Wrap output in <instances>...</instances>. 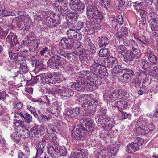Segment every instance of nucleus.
<instances>
[{"mask_svg": "<svg viewBox=\"0 0 158 158\" xmlns=\"http://www.w3.org/2000/svg\"><path fill=\"white\" fill-rule=\"evenodd\" d=\"M55 126L52 124L48 125L46 128L47 133L48 134H52V132L56 131Z\"/></svg>", "mask_w": 158, "mask_h": 158, "instance_id": "nucleus-42", "label": "nucleus"}, {"mask_svg": "<svg viewBox=\"0 0 158 158\" xmlns=\"http://www.w3.org/2000/svg\"><path fill=\"white\" fill-rule=\"evenodd\" d=\"M43 131V127H42L35 125L32 127L30 130L31 133V139H33L35 137L39 134L41 133Z\"/></svg>", "mask_w": 158, "mask_h": 158, "instance_id": "nucleus-18", "label": "nucleus"}, {"mask_svg": "<svg viewBox=\"0 0 158 158\" xmlns=\"http://www.w3.org/2000/svg\"><path fill=\"white\" fill-rule=\"evenodd\" d=\"M89 71L85 70L80 72L79 74L78 80L71 85L72 88L76 89L77 88L86 81V79L88 75H89Z\"/></svg>", "mask_w": 158, "mask_h": 158, "instance_id": "nucleus-6", "label": "nucleus"}, {"mask_svg": "<svg viewBox=\"0 0 158 158\" xmlns=\"http://www.w3.org/2000/svg\"><path fill=\"white\" fill-rule=\"evenodd\" d=\"M76 152H77V158H87V155L86 152L84 150H81L79 148L75 149Z\"/></svg>", "mask_w": 158, "mask_h": 158, "instance_id": "nucleus-32", "label": "nucleus"}, {"mask_svg": "<svg viewBox=\"0 0 158 158\" xmlns=\"http://www.w3.org/2000/svg\"><path fill=\"white\" fill-rule=\"evenodd\" d=\"M59 145V143L55 145H49L47 147V151L48 154L53 157L58 154L61 148Z\"/></svg>", "mask_w": 158, "mask_h": 158, "instance_id": "nucleus-12", "label": "nucleus"}, {"mask_svg": "<svg viewBox=\"0 0 158 158\" xmlns=\"http://www.w3.org/2000/svg\"><path fill=\"white\" fill-rule=\"evenodd\" d=\"M79 122L81 125V127L84 130L90 132L93 131L94 123L90 118L85 117L81 119Z\"/></svg>", "mask_w": 158, "mask_h": 158, "instance_id": "nucleus-8", "label": "nucleus"}, {"mask_svg": "<svg viewBox=\"0 0 158 158\" xmlns=\"http://www.w3.org/2000/svg\"><path fill=\"white\" fill-rule=\"evenodd\" d=\"M57 52L58 55L60 56H61L62 57H63L65 58H67L68 59L69 58V54L66 52L65 51L61 50H57Z\"/></svg>", "mask_w": 158, "mask_h": 158, "instance_id": "nucleus-50", "label": "nucleus"}, {"mask_svg": "<svg viewBox=\"0 0 158 158\" xmlns=\"http://www.w3.org/2000/svg\"><path fill=\"white\" fill-rule=\"evenodd\" d=\"M19 121H17V122H14L13 123L14 125L15 126L14 128L15 131L17 132V133L20 132L22 129L23 130V127L25 126L24 125H22L21 123H20V122H19ZM20 122H21V123H22V121H21L19 120Z\"/></svg>", "mask_w": 158, "mask_h": 158, "instance_id": "nucleus-31", "label": "nucleus"}, {"mask_svg": "<svg viewBox=\"0 0 158 158\" xmlns=\"http://www.w3.org/2000/svg\"><path fill=\"white\" fill-rule=\"evenodd\" d=\"M0 100L5 102H8L9 100V96L5 91H2L0 93Z\"/></svg>", "mask_w": 158, "mask_h": 158, "instance_id": "nucleus-37", "label": "nucleus"}, {"mask_svg": "<svg viewBox=\"0 0 158 158\" xmlns=\"http://www.w3.org/2000/svg\"><path fill=\"white\" fill-rule=\"evenodd\" d=\"M130 48L132 49L131 50L132 52L135 54L136 57H139L141 56V53L137 42L133 40H131L130 45Z\"/></svg>", "mask_w": 158, "mask_h": 158, "instance_id": "nucleus-15", "label": "nucleus"}, {"mask_svg": "<svg viewBox=\"0 0 158 158\" xmlns=\"http://www.w3.org/2000/svg\"><path fill=\"white\" fill-rule=\"evenodd\" d=\"M99 100V98L97 97L94 98L91 101L86 100L82 104V106L84 107L90 108V109H95L96 106L98 104Z\"/></svg>", "mask_w": 158, "mask_h": 158, "instance_id": "nucleus-13", "label": "nucleus"}, {"mask_svg": "<svg viewBox=\"0 0 158 158\" xmlns=\"http://www.w3.org/2000/svg\"><path fill=\"white\" fill-rule=\"evenodd\" d=\"M125 73L127 75V76L131 77L135 75V71L132 69H130L125 68L124 69Z\"/></svg>", "mask_w": 158, "mask_h": 158, "instance_id": "nucleus-48", "label": "nucleus"}, {"mask_svg": "<svg viewBox=\"0 0 158 158\" xmlns=\"http://www.w3.org/2000/svg\"><path fill=\"white\" fill-rule=\"evenodd\" d=\"M101 117L100 118H98L97 121L98 124L107 130H111L115 125V121L112 118L109 117Z\"/></svg>", "mask_w": 158, "mask_h": 158, "instance_id": "nucleus-2", "label": "nucleus"}, {"mask_svg": "<svg viewBox=\"0 0 158 158\" xmlns=\"http://www.w3.org/2000/svg\"><path fill=\"white\" fill-rule=\"evenodd\" d=\"M147 81L146 80H144L143 81H139L138 82L139 87L141 88H144L146 87V86H147L148 83L147 82Z\"/></svg>", "mask_w": 158, "mask_h": 158, "instance_id": "nucleus-64", "label": "nucleus"}, {"mask_svg": "<svg viewBox=\"0 0 158 158\" xmlns=\"http://www.w3.org/2000/svg\"><path fill=\"white\" fill-rule=\"evenodd\" d=\"M98 88V85L96 82L90 83L85 81L79 87L75 89L79 91H82L84 90H87L92 91L95 89Z\"/></svg>", "mask_w": 158, "mask_h": 158, "instance_id": "nucleus-10", "label": "nucleus"}, {"mask_svg": "<svg viewBox=\"0 0 158 158\" xmlns=\"http://www.w3.org/2000/svg\"><path fill=\"white\" fill-rule=\"evenodd\" d=\"M59 45L63 46L65 49H71L74 45V41L68 38L64 37L61 40Z\"/></svg>", "mask_w": 158, "mask_h": 158, "instance_id": "nucleus-14", "label": "nucleus"}, {"mask_svg": "<svg viewBox=\"0 0 158 158\" xmlns=\"http://www.w3.org/2000/svg\"><path fill=\"white\" fill-rule=\"evenodd\" d=\"M116 102L118 105L121 106L123 109H126L128 106L127 102L123 99L117 101Z\"/></svg>", "mask_w": 158, "mask_h": 158, "instance_id": "nucleus-44", "label": "nucleus"}, {"mask_svg": "<svg viewBox=\"0 0 158 158\" xmlns=\"http://www.w3.org/2000/svg\"><path fill=\"white\" fill-rule=\"evenodd\" d=\"M57 139L58 138L56 135L55 134L52 135V138H51V139L52 141V142L49 145H54L55 144L59 143Z\"/></svg>", "mask_w": 158, "mask_h": 158, "instance_id": "nucleus-59", "label": "nucleus"}, {"mask_svg": "<svg viewBox=\"0 0 158 158\" xmlns=\"http://www.w3.org/2000/svg\"><path fill=\"white\" fill-rule=\"evenodd\" d=\"M39 117L38 118V120L40 122H43L44 121H49L51 118L52 117L49 114L46 115L44 113L39 112Z\"/></svg>", "mask_w": 158, "mask_h": 158, "instance_id": "nucleus-27", "label": "nucleus"}, {"mask_svg": "<svg viewBox=\"0 0 158 158\" xmlns=\"http://www.w3.org/2000/svg\"><path fill=\"white\" fill-rule=\"evenodd\" d=\"M107 61H109L110 62L113 66L116 65L118 63L116 58L113 57H108L107 59Z\"/></svg>", "mask_w": 158, "mask_h": 158, "instance_id": "nucleus-54", "label": "nucleus"}, {"mask_svg": "<svg viewBox=\"0 0 158 158\" xmlns=\"http://www.w3.org/2000/svg\"><path fill=\"white\" fill-rule=\"evenodd\" d=\"M126 49V48L124 45H120L116 48V51L118 54L121 55L122 58L127 52V50Z\"/></svg>", "mask_w": 158, "mask_h": 158, "instance_id": "nucleus-28", "label": "nucleus"}, {"mask_svg": "<svg viewBox=\"0 0 158 158\" xmlns=\"http://www.w3.org/2000/svg\"><path fill=\"white\" fill-rule=\"evenodd\" d=\"M94 19L96 20L101 21L103 19L102 13L98 9L92 16V19Z\"/></svg>", "mask_w": 158, "mask_h": 158, "instance_id": "nucleus-29", "label": "nucleus"}, {"mask_svg": "<svg viewBox=\"0 0 158 158\" xmlns=\"http://www.w3.org/2000/svg\"><path fill=\"white\" fill-rule=\"evenodd\" d=\"M70 6L72 9H74L77 13L81 14L84 10L85 5L80 0H71Z\"/></svg>", "mask_w": 158, "mask_h": 158, "instance_id": "nucleus-7", "label": "nucleus"}, {"mask_svg": "<svg viewBox=\"0 0 158 158\" xmlns=\"http://www.w3.org/2000/svg\"><path fill=\"white\" fill-rule=\"evenodd\" d=\"M104 60H102L101 58L99 57L95 58L94 60V64H93V65H103V64L102 61H104Z\"/></svg>", "mask_w": 158, "mask_h": 158, "instance_id": "nucleus-56", "label": "nucleus"}, {"mask_svg": "<svg viewBox=\"0 0 158 158\" xmlns=\"http://www.w3.org/2000/svg\"><path fill=\"white\" fill-rule=\"evenodd\" d=\"M66 60L65 58H62L57 54H53L48 59L47 64L48 66L54 69H59L60 65H64Z\"/></svg>", "mask_w": 158, "mask_h": 158, "instance_id": "nucleus-1", "label": "nucleus"}, {"mask_svg": "<svg viewBox=\"0 0 158 158\" xmlns=\"http://www.w3.org/2000/svg\"><path fill=\"white\" fill-rule=\"evenodd\" d=\"M15 117L17 118H19V117L23 118L24 115V114H23V112H21L20 111L18 110H15Z\"/></svg>", "mask_w": 158, "mask_h": 158, "instance_id": "nucleus-58", "label": "nucleus"}, {"mask_svg": "<svg viewBox=\"0 0 158 158\" xmlns=\"http://www.w3.org/2000/svg\"><path fill=\"white\" fill-rule=\"evenodd\" d=\"M15 11L12 10H6L5 17L8 16H15Z\"/></svg>", "mask_w": 158, "mask_h": 158, "instance_id": "nucleus-62", "label": "nucleus"}, {"mask_svg": "<svg viewBox=\"0 0 158 158\" xmlns=\"http://www.w3.org/2000/svg\"><path fill=\"white\" fill-rule=\"evenodd\" d=\"M20 69L24 73L28 72V67L25 63L21 64L20 66Z\"/></svg>", "mask_w": 158, "mask_h": 158, "instance_id": "nucleus-51", "label": "nucleus"}, {"mask_svg": "<svg viewBox=\"0 0 158 158\" xmlns=\"http://www.w3.org/2000/svg\"><path fill=\"white\" fill-rule=\"evenodd\" d=\"M157 19L149 20L150 27L152 31H155V29H157Z\"/></svg>", "mask_w": 158, "mask_h": 158, "instance_id": "nucleus-39", "label": "nucleus"}, {"mask_svg": "<svg viewBox=\"0 0 158 158\" xmlns=\"http://www.w3.org/2000/svg\"><path fill=\"white\" fill-rule=\"evenodd\" d=\"M147 121L139 119L136 122L135 128L136 132L140 135L148 134L147 129Z\"/></svg>", "mask_w": 158, "mask_h": 158, "instance_id": "nucleus-5", "label": "nucleus"}, {"mask_svg": "<svg viewBox=\"0 0 158 158\" xmlns=\"http://www.w3.org/2000/svg\"><path fill=\"white\" fill-rule=\"evenodd\" d=\"M85 130L82 128L77 126L76 128H74L72 131V136L75 139L79 140H83L85 133Z\"/></svg>", "mask_w": 158, "mask_h": 158, "instance_id": "nucleus-9", "label": "nucleus"}, {"mask_svg": "<svg viewBox=\"0 0 158 158\" xmlns=\"http://www.w3.org/2000/svg\"><path fill=\"white\" fill-rule=\"evenodd\" d=\"M40 43V41L38 39H35L32 41L31 42L32 44L29 49L30 52L32 53L36 51Z\"/></svg>", "mask_w": 158, "mask_h": 158, "instance_id": "nucleus-26", "label": "nucleus"}, {"mask_svg": "<svg viewBox=\"0 0 158 158\" xmlns=\"http://www.w3.org/2000/svg\"><path fill=\"white\" fill-rule=\"evenodd\" d=\"M82 47L81 43L79 41H77V42H74V45L73 47V48H76L79 50Z\"/></svg>", "mask_w": 158, "mask_h": 158, "instance_id": "nucleus-63", "label": "nucleus"}, {"mask_svg": "<svg viewBox=\"0 0 158 158\" xmlns=\"http://www.w3.org/2000/svg\"><path fill=\"white\" fill-rule=\"evenodd\" d=\"M86 79L88 80V82L90 83L96 82V80L94 75H88Z\"/></svg>", "mask_w": 158, "mask_h": 158, "instance_id": "nucleus-60", "label": "nucleus"}, {"mask_svg": "<svg viewBox=\"0 0 158 158\" xmlns=\"http://www.w3.org/2000/svg\"><path fill=\"white\" fill-rule=\"evenodd\" d=\"M80 108L79 107H76L75 108L71 109V110L73 115L72 117H73L74 118L77 116L80 113Z\"/></svg>", "mask_w": 158, "mask_h": 158, "instance_id": "nucleus-53", "label": "nucleus"}, {"mask_svg": "<svg viewBox=\"0 0 158 158\" xmlns=\"http://www.w3.org/2000/svg\"><path fill=\"white\" fill-rule=\"evenodd\" d=\"M148 71L149 74L151 76L154 77L158 79V66L154 67L153 69H151Z\"/></svg>", "mask_w": 158, "mask_h": 158, "instance_id": "nucleus-34", "label": "nucleus"}, {"mask_svg": "<svg viewBox=\"0 0 158 158\" xmlns=\"http://www.w3.org/2000/svg\"><path fill=\"white\" fill-rule=\"evenodd\" d=\"M122 58H123V60L125 62L128 64L132 65L134 64V58H137L139 57H136L135 54L129 50H127V52H126V53Z\"/></svg>", "mask_w": 158, "mask_h": 158, "instance_id": "nucleus-11", "label": "nucleus"}, {"mask_svg": "<svg viewBox=\"0 0 158 158\" xmlns=\"http://www.w3.org/2000/svg\"><path fill=\"white\" fill-rule=\"evenodd\" d=\"M124 69L123 67H122V65L121 63H118L114 67L112 71V74H117L120 73V70L123 72V70H124Z\"/></svg>", "mask_w": 158, "mask_h": 158, "instance_id": "nucleus-30", "label": "nucleus"}, {"mask_svg": "<svg viewBox=\"0 0 158 158\" xmlns=\"http://www.w3.org/2000/svg\"><path fill=\"white\" fill-rule=\"evenodd\" d=\"M77 31L76 30L73 29H70L68 30L67 31L68 38L74 41L75 40V37Z\"/></svg>", "mask_w": 158, "mask_h": 158, "instance_id": "nucleus-33", "label": "nucleus"}, {"mask_svg": "<svg viewBox=\"0 0 158 158\" xmlns=\"http://www.w3.org/2000/svg\"><path fill=\"white\" fill-rule=\"evenodd\" d=\"M140 64L141 68L146 72L149 71L152 68V64L145 59L141 60Z\"/></svg>", "mask_w": 158, "mask_h": 158, "instance_id": "nucleus-22", "label": "nucleus"}, {"mask_svg": "<svg viewBox=\"0 0 158 158\" xmlns=\"http://www.w3.org/2000/svg\"><path fill=\"white\" fill-rule=\"evenodd\" d=\"M145 6V4L143 2H140L139 1L135 2L133 5V6L136 10H141Z\"/></svg>", "mask_w": 158, "mask_h": 158, "instance_id": "nucleus-41", "label": "nucleus"}, {"mask_svg": "<svg viewBox=\"0 0 158 158\" xmlns=\"http://www.w3.org/2000/svg\"><path fill=\"white\" fill-rule=\"evenodd\" d=\"M85 108V109H84L83 111V114L84 116H86L94 114V112L89 111V110L88 109V108Z\"/></svg>", "mask_w": 158, "mask_h": 158, "instance_id": "nucleus-61", "label": "nucleus"}, {"mask_svg": "<svg viewBox=\"0 0 158 158\" xmlns=\"http://www.w3.org/2000/svg\"><path fill=\"white\" fill-rule=\"evenodd\" d=\"M49 76L51 78L52 84H54L60 83V73L59 72H54L53 73H49Z\"/></svg>", "mask_w": 158, "mask_h": 158, "instance_id": "nucleus-21", "label": "nucleus"}, {"mask_svg": "<svg viewBox=\"0 0 158 158\" xmlns=\"http://www.w3.org/2000/svg\"><path fill=\"white\" fill-rule=\"evenodd\" d=\"M57 106L52 105L48 110V112L53 114H55L57 112Z\"/></svg>", "mask_w": 158, "mask_h": 158, "instance_id": "nucleus-47", "label": "nucleus"}, {"mask_svg": "<svg viewBox=\"0 0 158 158\" xmlns=\"http://www.w3.org/2000/svg\"><path fill=\"white\" fill-rule=\"evenodd\" d=\"M51 78L49 77V74L47 76H46L44 77H43L41 79V83L43 84H52V81H51Z\"/></svg>", "mask_w": 158, "mask_h": 158, "instance_id": "nucleus-43", "label": "nucleus"}, {"mask_svg": "<svg viewBox=\"0 0 158 158\" xmlns=\"http://www.w3.org/2000/svg\"><path fill=\"white\" fill-rule=\"evenodd\" d=\"M54 19H52V17H48L46 18V24L48 27L51 28V24L53 22Z\"/></svg>", "mask_w": 158, "mask_h": 158, "instance_id": "nucleus-57", "label": "nucleus"}, {"mask_svg": "<svg viewBox=\"0 0 158 158\" xmlns=\"http://www.w3.org/2000/svg\"><path fill=\"white\" fill-rule=\"evenodd\" d=\"M141 47L143 48L142 51L144 54L145 56L148 59V58L149 57H150L151 56L154 54L152 49L149 47H146L143 45H141Z\"/></svg>", "mask_w": 158, "mask_h": 158, "instance_id": "nucleus-25", "label": "nucleus"}, {"mask_svg": "<svg viewBox=\"0 0 158 158\" xmlns=\"http://www.w3.org/2000/svg\"><path fill=\"white\" fill-rule=\"evenodd\" d=\"M88 48L92 54H94L96 52L95 47L93 43H90L88 44Z\"/></svg>", "mask_w": 158, "mask_h": 158, "instance_id": "nucleus-49", "label": "nucleus"}, {"mask_svg": "<svg viewBox=\"0 0 158 158\" xmlns=\"http://www.w3.org/2000/svg\"><path fill=\"white\" fill-rule=\"evenodd\" d=\"M147 129L148 131V133H151L155 128V126L152 123H148L147 122Z\"/></svg>", "mask_w": 158, "mask_h": 158, "instance_id": "nucleus-52", "label": "nucleus"}, {"mask_svg": "<svg viewBox=\"0 0 158 158\" xmlns=\"http://www.w3.org/2000/svg\"><path fill=\"white\" fill-rule=\"evenodd\" d=\"M86 15L89 19H92V16L98 9L94 5H89L86 7Z\"/></svg>", "mask_w": 158, "mask_h": 158, "instance_id": "nucleus-19", "label": "nucleus"}, {"mask_svg": "<svg viewBox=\"0 0 158 158\" xmlns=\"http://www.w3.org/2000/svg\"><path fill=\"white\" fill-rule=\"evenodd\" d=\"M55 16H56V17L55 19H54L53 22L51 24V28H58V27H60L59 25L60 23L61 20L59 18V15H55Z\"/></svg>", "mask_w": 158, "mask_h": 158, "instance_id": "nucleus-35", "label": "nucleus"}, {"mask_svg": "<svg viewBox=\"0 0 158 158\" xmlns=\"http://www.w3.org/2000/svg\"><path fill=\"white\" fill-rule=\"evenodd\" d=\"M144 140L141 138L137 137L134 141L127 145L126 147V151L128 153H132L139 150L143 144Z\"/></svg>", "mask_w": 158, "mask_h": 158, "instance_id": "nucleus-3", "label": "nucleus"}, {"mask_svg": "<svg viewBox=\"0 0 158 158\" xmlns=\"http://www.w3.org/2000/svg\"><path fill=\"white\" fill-rule=\"evenodd\" d=\"M67 154V151L66 148L64 146H61L60 152H58L57 156L65 157Z\"/></svg>", "mask_w": 158, "mask_h": 158, "instance_id": "nucleus-40", "label": "nucleus"}, {"mask_svg": "<svg viewBox=\"0 0 158 158\" xmlns=\"http://www.w3.org/2000/svg\"><path fill=\"white\" fill-rule=\"evenodd\" d=\"M58 93L63 98H70L74 94V91L69 89H63L59 90Z\"/></svg>", "mask_w": 158, "mask_h": 158, "instance_id": "nucleus-16", "label": "nucleus"}, {"mask_svg": "<svg viewBox=\"0 0 158 158\" xmlns=\"http://www.w3.org/2000/svg\"><path fill=\"white\" fill-rule=\"evenodd\" d=\"M6 41L8 42L11 47L15 46L19 43L17 36L13 33L10 32L6 39Z\"/></svg>", "mask_w": 158, "mask_h": 158, "instance_id": "nucleus-17", "label": "nucleus"}, {"mask_svg": "<svg viewBox=\"0 0 158 158\" xmlns=\"http://www.w3.org/2000/svg\"><path fill=\"white\" fill-rule=\"evenodd\" d=\"M11 137L13 140L16 143H18L20 140V138L19 135L16 132H13L11 135Z\"/></svg>", "mask_w": 158, "mask_h": 158, "instance_id": "nucleus-45", "label": "nucleus"}, {"mask_svg": "<svg viewBox=\"0 0 158 158\" xmlns=\"http://www.w3.org/2000/svg\"><path fill=\"white\" fill-rule=\"evenodd\" d=\"M90 70L93 74L97 75L102 78L106 77L108 74L106 72V68L103 65H98L92 64L90 67Z\"/></svg>", "mask_w": 158, "mask_h": 158, "instance_id": "nucleus-4", "label": "nucleus"}, {"mask_svg": "<svg viewBox=\"0 0 158 158\" xmlns=\"http://www.w3.org/2000/svg\"><path fill=\"white\" fill-rule=\"evenodd\" d=\"M22 133H21L22 137L23 138H27L30 136L31 137V133L26 127H24L23 130H22Z\"/></svg>", "mask_w": 158, "mask_h": 158, "instance_id": "nucleus-38", "label": "nucleus"}, {"mask_svg": "<svg viewBox=\"0 0 158 158\" xmlns=\"http://www.w3.org/2000/svg\"><path fill=\"white\" fill-rule=\"evenodd\" d=\"M99 55L101 57H106L110 56V51L107 48H104L101 49L99 52Z\"/></svg>", "mask_w": 158, "mask_h": 158, "instance_id": "nucleus-36", "label": "nucleus"}, {"mask_svg": "<svg viewBox=\"0 0 158 158\" xmlns=\"http://www.w3.org/2000/svg\"><path fill=\"white\" fill-rule=\"evenodd\" d=\"M107 98V100L109 101H114L116 99L118 100L121 98V97L119 93V89L114 90L108 95Z\"/></svg>", "mask_w": 158, "mask_h": 158, "instance_id": "nucleus-23", "label": "nucleus"}, {"mask_svg": "<svg viewBox=\"0 0 158 158\" xmlns=\"http://www.w3.org/2000/svg\"><path fill=\"white\" fill-rule=\"evenodd\" d=\"M118 28V25H116L114 27V28L115 30H117V32L116 34V36L119 38L123 39L124 38V33H122L121 32V31L119 30V29L118 30H117L116 28Z\"/></svg>", "mask_w": 158, "mask_h": 158, "instance_id": "nucleus-55", "label": "nucleus"}, {"mask_svg": "<svg viewBox=\"0 0 158 158\" xmlns=\"http://www.w3.org/2000/svg\"><path fill=\"white\" fill-rule=\"evenodd\" d=\"M135 38L139 44H142L146 46H148L150 44L149 40L143 35H141L139 37H135Z\"/></svg>", "mask_w": 158, "mask_h": 158, "instance_id": "nucleus-24", "label": "nucleus"}, {"mask_svg": "<svg viewBox=\"0 0 158 158\" xmlns=\"http://www.w3.org/2000/svg\"><path fill=\"white\" fill-rule=\"evenodd\" d=\"M23 121H24L26 123H29L32 120V118L31 115L28 113H24V115L23 118Z\"/></svg>", "mask_w": 158, "mask_h": 158, "instance_id": "nucleus-46", "label": "nucleus"}, {"mask_svg": "<svg viewBox=\"0 0 158 158\" xmlns=\"http://www.w3.org/2000/svg\"><path fill=\"white\" fill-rule=\"evenodd\" d=\"M109 39L106 36H101L98 37V43L100 47L105 48L109 44Z\"/></svg>", "mask_w": 158, "mask_h": 158, "instance_id": "nucleus-20", "label": "nucleus"}]
</instances>
